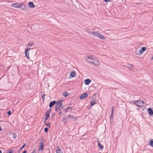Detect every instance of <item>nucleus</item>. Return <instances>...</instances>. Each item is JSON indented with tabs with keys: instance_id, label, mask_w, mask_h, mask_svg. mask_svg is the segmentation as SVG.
Returning <instances> with one entry per match:
<instances>
[{
	"instance_id": "19",
	"label": "nucleus",
	"mask_w": 153,
	"mask_h": 153,
	"mask_svg": "<svg viewBox=\"0 0 153 153\" xmlns=\"http://www.w3.org/2000/svg\"><path fill=\"white\" fill-rule=\"evenodd\" d=\"M98 146L99 148L101 150H102L104 148L103 146L99 142H98Z\"/></svg>"
},
{
	"instance_id": "34",
	"label": "nucleus",
	"mask_w": 153,
	"mask_h": 153,
	"mask_svg": "<svg viewBox=\"0 0 153 153\" xmlns=\"http://www.w3.org/2000/svg\"><path fill=\"white\" fill-rule=\"evenodd\" d=\"M48 128L46 127L44 128L45 132L46 133H47L48 132Z\"/></svg>"
},
{
	"instance_id": "6",
	"label": "nucleus",
	"mask_w": 153,
	"mask_h": 153,
	"mask_svg": "<svg viewBox=\"0 0 153 153\" xmlns=\"http://www.w3.org/2000/svg\"><path fill=\"white\" fill-rule=\"evenodd\" d=\"M31 49L30 48H26L25 50V55L28 59H29V51H30Z\"/></svg>"
},
{
	"instance_id": "30",
	"label": "nucleus",
	"mask_w": 153,
	"mask_h": 153,
	"mask_svg": "<svg viewBox=\"0 0 153 153\" xmlns=\"http://www.w3.org/2000/svg\"><path fill=\"white\" fill-rule=\"evenodd\" d=\"M45 125L46 126H47L48 127H49V128H50L51 127V124L50 123H47Z\"/></svg>"
},
{
	"instance_id": "40",
	"label": "nucleus",
	"mask_w": 153,
	"mask_h": 153,
	"mask_svg": "<svg viewBox=\"0 0 153 153\" xmlns=\"http://www.w3.org/2000/svg\"><path fill=\"white\" fill-rule=\"evenodd\" d=\"M87 61H88V62L92 63V62L93 61V59H91L88 60Z\"/></svg>"
},
{
	"instance_id": "3",
	"label": "nucleus",
	"mask_w": 153,
	"mask_h": 153,
	"mask_svg": "<svg viewBox=\"0 0 153 153\" xmlns=\"http://www.w3.org/2000/svg\"><path fill=\"white\" fill-rule=\"evenodd\" d=\"M136 105L139 107H142L143 105L144 104V102L143 101H141L140 100H137L135 102Z\"/></svg>"
},
{
	"instance_id": "37",
	"label": "nucleus",
	"mask_w": 153,
	"mask_h": 153,
	"mask_svg": "<svg viewBox=\"0 0 153 153\" xmlns=\"http://www.w3.org/2000/svg\"><path fill=\"white\" fill-rule=\"evenodd\" d=\"M55 113H53L52 114V115L51 116V118L52 119V118H54L55 117Z\"/></svg>"
},
{
	"instance_id": "12",
	"label": "nucleus",
	"mask_w": 153,
	"mask_h": 153,
	"mask_svg": "<svg viewBox=\"0 0 153 153\" xmlns=\"http://www.w3.org/2000/svg\"><path fill=\"white\" fill-rule=\"evenodd\" d=\"M146 47H143L141 49L138 51L139 52V55H140L143 53V52L145 51H146Z\"/></svg>"
},
{
	"instance_id": "46",
	"label": "nucleus",
	"mask_w": 153,
	"mask_h": 153,
	"mask_svg": "<svg viewBox=\"0 0 153 153\" xmlns=\"http://www.w3.org/2000/svg\"><path fill=\"white\" fill-rule=\"evenodd\" d=\"M2 130V127L1 126H0V131H1Z\"/></svg>"
},
{
	"instance_id": "5",
	"label": "nucleus",
	"mask_w": 153,
	"mask_h": 153,
	"mask_svg": "<svg viewBox=\"0 0 153 153\" xmlns=\"http://www.w3.org/2000/svg\"><path fill=\"white\" fill-rule=\"evenodd\" d=\"M92 64H93L94 65L96 66H98L100 65V63L98 61L97 59L96 58V57L94 59L93 61L92 62Z\"/></svg>"
},
{
	"instance_id": "1",
	"label": "nucleus",
	"mask_w": 153,
	"mask_h": 153,
	"mask_svg": "<svg viewBox=\"0 0 153 153\" xmlns=\"http://www.w3.org/2000/svg\"><path fill=\"white\" fill-rule=\"evenodd\" d=\"M62 100H61L56 102V105L55 106V111H57V110L58 109L59 107H62V106L63 104L62 102Z\"/></svg>"
},
{
	"instance_id": "23",
	"label": "nucleus",
	"mask_w": 153,
	"mask_h": 153,
	"mask_svg": "<svg viewBox=\"0 0 153 153\" xmlns=\"http://www.w3.org/2000/svg\"><path fill=\"white\" fill-rule=\"evenodd\" d=\"M33 44V42H29L27 44V46L29 47H31Z\"/></svg>"
},
{
	"instance_id": "32",
	"label": "nucleus",
	"mask_w": 153,
	"mask_h": 153,
	"mask_svg": "<svg viewBox=\"0 0 153 153\" xmlns=\"http://www.w3.org/2000/svg\"><path fill=\"white\" fill-rule=\"evenodd\" d=\"M12 114V112L11 111H9L7 112V114L8 115H10Z\"/></svg>"
},
{
	"instance_id": "33",
	"label": "nucleus",
	"mask_w": 153,
	"mask_h": 153,
	"mask_svg": "<svg viewBox=\"0 0 153 153\" xmlns=\"http://www.w3.org/2000/svg\"><path fill=\"white\" fill-rule=\"evenodd\" d=\"M134 66L131 64H128L127 65V67L128 68H130L131 67H133Z\"/></svg>"
},
{
	"instance_id": "29",
	"label": "nucleus",
	"mask_w": 153,
	"mask_h": 153,
	"mask_svg": "<svg viewBox=\"0 0 153 153\" xmlns=\"http://www.w3.org/2000/svg\"><path fill=\"white\" fill-rule=\"evenodd\" d=\"M136 101H130V104H134L135 105H136V103L135 102Z\"/></svg>"
},
{
	"instance_id": "2",
	"label": "nucleus",
	"mask_w": 153,
	"mask_h": 153,
	"mask_svg": "<svg viewBox=\"0 0 153 153\" xmlns=\"http://www.w3.org/2000/svg\"><path fill=\"white\" fill-rule=\"evenodd\" d=\"M23 3L19 4L18 3H16L12 4L11 5V6L13 7L20 8L22 7L23 6Z\"/></svg>"
},
{
	"instance_id": "54",
	"label": "nucleus",
	"mask_w": 153,
	"mask_h": 153,
	"mask_svg": "<svg viewBox=\"0 0 153 153\" xmlns=\"http://www.w3.org/2000/svg\"><path fill=\"white\" fill-rule=\"evenodd\" d=\"M90 33V31H89V33Z\"/></svg>"
},
{
	"instance_id": "24",
	"label": "nucleus",
	"mask_w": 153,
	"mask_h": 153,
	"mask_svg": "<svg viewBox=\"0 0 153 153\" xmlns=\"http://www.w3.org/2000/svg\"><path fill=\"white\" fill-rule=\"evenodd\" d=\"M63 107L62 106V107H59L58 108V109L57 110V111H56L58 112V110H59L60 111L62 110L63 109Z\"/></svg>"
},
{
	"instance_id": "14",
	"label": "nucleus",
	"mask_w": 153,
	"mask_h": 153,
	"mask_svg": "<svg viewBox=\"0 0 153 153\" xmlns=\"http://www.w3.org/2000/svg\"><path fill=\"white\" fill-rule=\"evenodd\" d=\"M95 57L93 55L88 56L87 58H85V59L86 60H88L93 59V60Z\"/></svg>"
},
{
	"instance_id": "36",
	"label": "nucleus",
	"mask_w": 153,
	"mask_h": 153,
	"mask_svg": "<svg viewBox=\"0 0 153 153\" xmlns=\"http://www.w3.org/2000/svg\"><path fill=\"white\" fill-rule=\"evenodd\" d=\"M69 116L70 118H71L72 119H74L76 118V117H74L73 115H69Z\"/></svg>"
},
{
	"instance_id": "31",
	"label": "nucleus",
	"mask_w": 153,
	"mask_h": 153,
	"mask_svg": "<svg viewBox=\"0 0 153 153\" xmlns=\"http://www.w3.org/2000/svg\"><path fill=\"white\" fill-rule=\"evenodd\" d=\"M45 94H43L42 96V99L43 101H44L45 100Z\"/></svg>"
},
{
	"instance_id": "20",
	"label": "nucleus",
	"mask_w": 153,
	"mask_h": 153,
	"mask_svg": "<svg viewBox=\"0 0 153 153\" xmlns=\"http://www.w3.org/2000/svg\"><path fill=\"white\" fill-rule=\"evenodd\" d=\"M149 145L152 147H153V139H151L149 141Z\"/></svg>"
},
{
	"instance_id": "11",
	"label": "nucleus",
	"mask_w": 153,
	"mask_h": 153,
	"mask_svg": "<svg viewBox=\"0 0 153 153\" xmlns=\"http://www.w3.org/2000/svg\"><path fill=\"white\" fill-rule=\"evenodd\" d=\"M98 38L104 40L105 39V37L102 35L101 34L98 32L97 35H96Z\"/></svg>"
},
{
	"instance_id": "16",
	"label": "nucleus",
	"mask_w": 153,
	"mask_h": 153,
	"mask_svg": "<svg viewBox=\"0 0 153 153\" xmlns=\"http://www.w3.org/2000/svg\"><path fill=\"white\" fill-rule=\"evenodd\" d=\"M56 103V101L55 100L51 102L49 104V107L51 108Z\"/></svg>"
},
{
	"instance_id": "53",
	"label": "nucleus",
	"mask_w": 153,
	"mask_h": 153,
	"mask_svg": "<svg viewBox=\"0 0 153 153\" xmlns=\"http://www.w3.org/2000/svg\"><path fill=\"white\" fill-rule=\"evenodd\" d=\"M71 105V104H70L69 105Z\"/></svg>"
},
{
	"instance_id": "21",
	"label": "nucleus",
	"mask_w": 153,
	"mask_h": 153,
	"mask_svg": "<svg viewBox=\"0 0 153 153\" xmlns=\"http://www.w3.org/2000/svg\"><path fill=\"white\" fill-rule=\"evenodd\" d=\"M96 103V101L94 100L91 101L90 102L91 106H92L94 105Z\"/></svg>"
},
{
	"instance_id": "35",
	"label": "nucleus",
	"mask_w": 153,
	"mask_h": 153,
	"mask_svg": "<svg viewBox=\"0 0 153 153\" xmlns=\"http://www.w3.org/2000/svg\"><path fill=\"white\" fill-rule=\"evenodd\" d=\"M111 113L112 114H114V109L113 106L111 108Z\"/></svg>"
},
{
	"instance_id": "27",
	"label": "nucleus",
	"mask_w": 153,
	"mask_h": 153,
	"mask_svg": "<svg viewBox=\"0 0 153 153\" xmlns=\"http://www.w3.org/2000/svg\"><path fill=\"white\" fill-rule=\"evenodd\" d=\"M68 92H65L63 93V95L64 97H67L68 96Z\"/></svg>"
},
{
	"instance_id": "22",
	"label": "nucleus",
	"mask_w": 153,
	"mask_h": 153,
	"mask_svg": "<svg viewBox=\"0 0 153 153\" xmlns=\"http://www.w3.org/2000/svg\"><path fill=\"white\" fill-rule=\"evenodd\" d=\"M10 135H13V137L14 139H15L16 138V137H17V134L16 133H13L11 132L10 133Z\"/></svg>"
},
{
	"instance_id": "43",
	"label": "nucleus",
	"mask_w": 153,
	"mask_h": 153,
	"mask_svg": "<svg viewBox=\"0 0 153 153\" xmlns=\"http://www.w3.org/2000/svg\"><path fill=\"white\" fill-rule=\"evenodd\" d=\"M31 153H36V151L35 149H34Z\"/></svg>"
},
{
	"instance_id": "25",
	"label": "nucleus",
	"mask_w": 153,
	"mask_h": 153,
	"mask_svg": "<svg viewBox=\"0 0 153 153\" xmlns=\"http://www.w3.org/2000/svg\"><path fill=\"white\" fill-rule=\"evenodd\" d=\"M63 118H64V120H67L68 119V118L70 117L69 115H66L64 116Z\"/></svg>"
},
{
	"instance_id": "17",
	"label": "nucleus",
	"mask_w": 153,
	"mask_h": 153,
	"mask_svg": "<svg viewBox=\"0 0 153 153\" xmlns=\"http://www.w3.org/2000/svg\"><path fill=\"white\" fill-rule=\"evenodd\" d=\"M29 7L30 8H33L35 7V5L32 2H29L28 4Z\"/></svg>"
},
{
	"instance_id": "7",
	"label": "nucleus",
	"mask_w": 153,
	"mask_h": 153,
	"mask_svg": "<svg viewBox=\"0 0 153 153\" xmlns=\"http://www.w3.org/2000/svg\"><path fill=\"white\" fill-rule=\"evenodd\" d=\"M76 75V73L74 71H73L71 72L70 75L68 77L69 79H70L73 77H74Z\"/></svg>"
},
{
	"instance_id": "18",
	"label": "nucleus",
	"mask_w": 153,
	"mask_h": 153,
	"mask_svg": "<svg viewBox=\"0 0 153 153\" xmlns=\"http://www.w3.org/2000/svg\"><path fill=\"white\" fill-rule=\"evenodd\" d=\"M56 153H63V152L59 147L57 146V150H56Z\"/></svg>"
},
{
	"instance_id": "39",
	"label": "nucleus",
	"mask_w": 153,
	"mask_h": 153,
	"mask_svg": "<svg viewBox=\"0 0 153 153\" xmlns=\"http://www.w3.org/2000/svg\"><path fill=\"white\" fill-rule=\"evenodd\" d=\"M62 122L65 123H66L68 122V121L66 120H64L63 118H62Z\"/></svg>"
},
{
	"instance_id": "44",
	"label": "nucleus",
	"mask_w": 153,
	"mask_h": 153,
	"mask_svg": "<svg viewBox=\"0 0 153 153\" xmlns=\"http://www.w3.org/2000/svg\"><path fill=\"white\" fill-rule=\"evenodd\" d=\"M62 112L61 111H60L59 112V114L60 115H61L62 114Z\"/></svg>"
},
{
	"instance_id": "55",
	"label": "nucleus",
	"mask_w": 153,
	"mask_h": 153,
	"mask_svg": "<svg viewBox=\"0 0 153 153\" xmlns=\"http://www.w3.org/2000/svg\"><path fill=\"white\" fill-rule=\"evenodd\" d=\"M18 153H19V152Z\"/></svg>"
},
{
	"instance_id": "10",
	"label": "nucleus",
	"mask_w": 153,
	"mask_h": 153,
	"mask_svg": "<svg viewBox=\"0 0 153 153\" xmlns=\"http://www.w3.org/2000/svg\"><path fill=\"white\" fill-rule=\"evenodd\" d=\"M51 110L50 108L48 111H47L45 114L46 117L45 118V120H47L50 117V111Z\"/></svg>"
},
{
	"instance_id": "38",
	"label": "nucleus",
	"mask_w": 153,
	"mask_h": 153,
	"mask_svg": "<svg viewBox=\"0 0 153 153\" xmlns=\"http://www.w3.org/2000/svg\"><path fill=\"white\" fill-rule=\"evenodd\" d=\"M25 146H26V144H25L23 145V146L21 148H20V150H19V151L22 150L25 147Z\"/></svg>"
},
{
	"instance_id": "13",
	"label": "nucleus",
	"mask_w": 153,
	"mask_h": 153,
	"mask_svg": "<svg viewBox=\"0 0 153 153\" xmlns=\"http://www.w3.org/2000/svg\"><path fill=\"white\" fill-rule=\"evenodd\" d=\"M147 111L149 115H153V111L151 108H148Z\"/></svg>"
},
{
	"instance_id": "9",
	"label": "nucleus",
	"mask_w": 153,
	"mask_h": 153,
	"mask_svg": "<svg viewBox=\"0 0 153 153\" xmlns=\"http://www.w3.org/2000/svg\"><path fill=\"white\" fill-rule=\"evenodd\" d=\"M72 108H71V107L68 106L65 109H64V111H65L66 113L68 112H72Z\"/></svg>"
},
{
	"instance_id": "52",
	"label": "nucleus",
	"mask_w": 153,
	"mask_h": 153,
	"mask_svg": "<svg viewBox=\"0 0 153 153\" xmlns=\"http://www.w3.org/2000/svg\"><path fill=\"white\" fill-rule=\"evenodd\" d=\"M70 111V109H68V111Z\"/></svg>"
},
{
	"instance_id": "48",
	"label": "nucleus",
	"mask_w": 153,
	"mask_h": 153,
	"mask_svg": "<svg viewBox=\"0 0 153 153\" xmlns=\"http://www.w3.org/2000/svg\"><path fill=\"white\" fill-rule=\"evenodd\" d=\"M46 120H45H45L44 121V124L46 125Z\"/></svg>"
},
{
	"instance_id": "45",
	"label": "nucleus",
	"mask_w": 153,
	"mask_h": 153,
	"mask_svg": "<svg viewBox=\"0 0 153 153\" xmlns=\"http://www.w3.org/2000/svg\"><path fill=\"white\" fill-rule=\"evenodd\" d=\"M27 152V151L26 150H25L22 153H26Z\"/></svg>"
},
{
	"instance_id": "8",
	"label": "nucleus",
	"mask_w": 153,
	"mask_h": 153,
	"mask_svg": "<svg viewBox=\"0 0 153 153\" xmlns=\"http://www.w3.org/2000/svg\"><path fill=\"white\" fill-rule=\"evenodd\" d=\"M88 94L87 93H85L83 94L80 97V99H83L85 97H88Z\"/></svg>"
},
{
	"instance_id": "4",
	"label": "nucleus",
	"mask_w": 153,
	"mask_h": 153,
	"mask_svg": "<svg viewBox=\"0 0 153 153\" xmlns=\"http://www.w3.org/2000/svg\"><path fill=\"white\" fill-rule=\"evenodd\" d=\"M43 140H42L39 146V151L41 150L42 152H43V148L44 146V144L43 143Z\"/></svg>"
},
{
	"instance_id": "26",
	"label": "nucleus",
	"mask_w": 153,
	"mask_h": 153,
	"mask_svg": "<svg viewBox=\"0 0 153 153\" xmlns=\"http://www.w3.org/2000/svg\"><path fill=\"white\" fill-rule=\"evenodd\" d=\"M13 150L12 149H10L8 150L7 152L6 153H13Z\"/></svg>"
},
{
	"instance_id": "50",
	"label": "nucleus",
	"mask_w": 153,
	"mask_h": 153,
	"mask_svg": "<svg viewBox=\"0 0 153 153\" xmlns=\"http://www.w3.org/2000/svg\"><path fill=\"white\" fill-rule=\"evenodd\" d=\"M2 151L1 150H0V153H2Z\"/></svg>"
},
{
	"instance_id": "49",
	"label": "nucleus",
	"mask_w": 153,
	"mask_h": 153,
	"mask_svg": "<svg viewBox=\"0 0 153 153\" xmlns=\"http://www.w3.org/2000/svg\"><path fill=\"white\" fill-rule=\"evenodd\" d=\"M138 3L139 4H141L142 3L141 2H139Z\"/></svg>"
},
{
	"instance_id": "41",
	"label": "nucleus",
	"mask_w": 153,
	"mask_h": 153,
	"mask_svg": "<svg viewBox=\"0 0 153 153\" xmlns=\"http://www.w3.org/2000/svg\"><path fill=\"white\" fill-rule=\"evenodd\" d=\"M114 114H112L111 113V114L110 116V118L111 119L112 118H113V117H114Z\"/></svg>"
},
{
	"instance_id": "42",
	"label": "nucleus",
	"mask_w": 153,
	"mask_h": 153,
	"mask_svg": "<svg viewBox=\"0 0 153 153\" xmlns=\"http://www.w3.org/2000/svg\"><path fill=\"white\" fill-rule=\"evenodd\" d=\"M103 1H104L106 2L111 1V0H103Z\"/></svg>"
},
{
	"instance_id": "28",
	"label": "nucleus",
	"mask_w": 153,
	"mask_h": 153,
	"mask_svg": "<svg viewBox=\"0 0 153 153\" xmlns=\"http://www.w3.org/2000/svg\"><path fill=\"white\" fill-rule=\"evenodd\" d=\"M98 32H95V31H93V32H92L91 33L92 34V35H97V33Z\"/></svg>"
},
{
	"instance_id": "47",
	"label": "nucleus",
	"mask_w": 153,
	"mask_h": 153,
	"mask_svg": "<svg viewBox=\"0 0 153 153\" xmlns=\"http://www.w3.org/2000/svg\"><path fill=\"white\" fill-rule=\"evenodd\" d=\"M150 60H153V56H152L150 59Z\"/></svg>"
},
{
	"instance_id": "51",
	"label": "nucleus",
	"mask_w": 153,
	"mask_h": 153,
	"mask_svg": "<svg viewBox=\"0 0 153 153\" xmlns=\"http://www.w3.org/2000/svg\"><path fill=\"white\" fill-rule=\"evenodd\" d=\"M135 52H136V54H137V53H136V51H135Z\"/></svg>"
},
{
	"instance_id": "15",
	"label": "nucleus",
	"mask_w": 153,
	"mask_h": 153,
	"mask_svg": "<svg viewBox=\"0 0 153 153\" xmlns=\"http://www.w3.org/2000/svg\"><path fill=\"white\" fill-rule=\"evenodd\" d=\"M91 82V80L88 79H85L84 80L85 84V85H88Z\"/></svg>"
}]
</instances>
